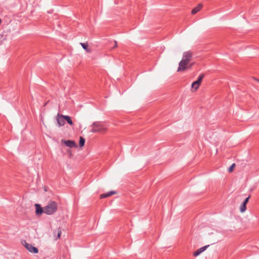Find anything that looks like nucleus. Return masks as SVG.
I'll return each instance as SVG.
<instances>
[{
    "mask_svg": "<svg viewBox=\"0 0 259 259\" xmlns=\"http://www.w3.org/2000/svg\"><path fill=\"white\" fill-rule=\"evenodd\" d=\"M80 44L82 46L83 49L87 53H91L92 52L91 48L89 46L88 42H85V43L80 42Z\"/></svg>",
    "mask_w": 259,
    "mask_h": 259,
    "instance_id": "9d476101",
    "label": "nucleus"
},
{
    "mask_svg": "<svg viewBox=\"0 0 259 259\" xmlns=\"http://www.w3.org/2000/svg\"><path fill=\"white\" fill-rule=\"evenodd\" d=\"M69 152L70 153V155H71V153L70 152V151H69Z\"/></svg>",
    "mask_w": 259,
    "mask_h": 259,
    "instance_id": "4be33fe9",
    "label": "nucleus"
},
{
    "mask_svg": "<svg viewBox=\"0 0 259 259\" xmlns=\"http://www.w3.org/2000/svg\"><path fill=\"white\" fill-rule=\"evenodd\" d=\"M255 80L257 81L258 82H259V79H256V78H255Z\"/></svg>",
    "mask_w": 259,
    "mask_h": 259,
    "instance_id": "412c9836",
    "label": "nucleus"
},
{
    "mask_svg": "<svg viewBox=\"0 0 259 259\" xmlns=\"http://www.w3.org/2000/svg\"><path fill=\"white\" fill-rule=\"evenodd\" d=\"M193 56V52L191 50L183 52L182 59L179 63L177 72H183L191 68L194 65V63H191Z\"/></svg>",
    "mask_w": 259,
    "mask_h": 259,
    "instance_id": "f257e3e1",
    "label": "nucleus"
},
{
    "mask_svg": "<svg viewBox=\"0 0 259 259\" xmlns=\"http://www.w3.org/2000/svg\"><path fill=\"white\" fill-rule=\"evenodd\" d=\"M61 234V230H60L58 233V236H57L58 238H60Z\"/></svg>",
    "mask_w": 259,
    "mask_h": 259,
    "instance_id": "6ab92c4d",
    "label": "nucleus"
},
{
    "mask_svg": "<svg viewBox=\"0 0 259 259\" xmlns=\"http://www.w3.org/2000/svg\"><path fill=\"white\" fill-rule=\"evenodd\" d=\"M65 120L70 124V125H73V123L71 119V117L69 116L66 115V117H65Z\"/></svg>",
    "mask_w": 259,
    "mask_h": 259,
    "instance_id": "4468645a",
    "label": "nucleus"
},
{
    "mask_svg": "<svg viewBox=\"0 0 259 259\" xmlns=\"http://www.w3.org/2000/svg\"><path fill=\"white\" fill-rule=\"evenodd\" d=\"M249 198H250V196H248L247 198H246L244 200V201H243V203L246 205V204H247V203H248V200H249Z\"/></svg>",
    "mask_w": 259,
    "mask_h": 259,
    "instance_id": "a211bd4d",
    "label": "nucleus"
},
{
    "mask_svg": "<svg viewBox=\"0 0 259 259\" xmlns=\"http://www.w3.org/2000/svg\"><path fill=\"white\" fill-rule=\"evenodd\" d=\"M65 117H66V115H63L62 114H60L58 113L57 115L56 116V120L58 123V125L59 126H61L64 125L65 122Z\"/></svg>",
    "mask_w": 259,
    "mask_h": 259,
    "instance_id": "0eeeda50",
    "label": "nucleus"
},
{
    "mask_svg": "<svg viewBox=\"0 0 259 259\" xmlns=\"http://www.w3.org/2000/svg\"><path fill=\"white\" fill-rule=\"evenodd\" d=\"M117 193L116 191H110L107 193H105V194H101L100 195V198H106V197H109L112 195H114V194H116Z\"/></svg>",
    "mask_w": 259,
    "mask_h": 259,
    "instance_id": "9b49d317",
    "label": "nucleus"
},
{
    "mask_svg": "<svg viewBox=\"0 0 259 259\" xmlns=\"http://www.w3.org/2000/svg\"><path fill=\"white\" fill-rule=\"evenodd\" d=\"M92 133H99L101 134H105L107 131V128L103 124L99 122H95L92 125Z\"/></svg>",
    "mask_w": 259,
    "mask_h": 259,
    "instance_id": "7ed1b4c3",
    "label": "nucleus"
},
{
    "mask_svg": "<svg viewBox=\"0 0 259 259\" xmlns=\"http://www.w3.org/2000/svg\"><path fill=\"white\" fill-rule=\"evenodd\" d=\"M3 37H4V35L2 34H0V45H1L2 44V42H3Z\"/></svg>",
    "mask_w": 259,
    "mask_h": 259,
    "instance_id": "f3484780",
    "label": "nucleus"
},
{
    "mask_svg": "<svg viewBox=\"0 0 259 259\" xmlns=\"http://www.w3.org/2000/svg\"><path fill=\"white\" fill-rule=\"evenodd\" d=\"M209 245H206L205 246H203L202 247H201L197 250H196L195 252H194L193 255L195 256H198L199 255L201 252H203L208 247Z\"/></svg>",
    "mask_w": 259,
    "mask_h": 259,
    "instance_id": "1a4fd4ad",
    "label": "nucleus"
},
{
    "mask_svg": "<svg viewBox=\"0 0 259 259\" xmlns=\"http://www.w3.org/2000/svg\"><path fill=\"white\" fill-rule=\"evenodd\" d=\"M202 8V5L199 4L197 7L194 8L191 11L192 14L194 15L199 12L201 9Z\"/></svg>",
    "mask_w": 259,
    "mask_h": 259,
    "instance_id": "f8f14e48",
    "label": "nucleus"
},
{
    "mask_svg": "<svg viewBox=\"0 0 259 259\" xmlns=\"http://www.w3.org/2000/svg\"><path fill=\"white\" fill-rule=\"evenodd\" d=\"M203 77H204L203 74L200 75L198 77V79L196 81H194L192 83V85H191V92H195L198 89L200 84L201 83V82L202 81V79H203Z\"/></svg>",
    "mask_w": 259,
    "mask_h": 259,
    "instance_id": "20e7f679",
    "label": "nucleus"
},
{
    "mask_svg": "<svg viewBox=\"0 0 259 259\" xmlns=\"http://www.w3.org/2000/svg\"><path fill=\"white\" fill-rule=\"evenodd\" d=\"M114 44L115 45L113 48H115L117 47V43L116 41H114Z\"/></svg>",
    "mask_w": 259,
    "mask_h": 259,
    "instance_id": "aec40b11",
    "label": "nucleus"
},
{
    "mask_svg": "<svg viewBox=\"0 0 259 259\" xmlns=\"http://www.w3.org/2000/svg\"><path fill=\"white\" fill-rule=\"evenodd\" d=\"M35 213L37 215H41L43 212L44 213V207L42 208L40 204H35Z\"/></svg>",
    "mask_w": 259,
    "mask_h": 259,
    "instance_id": "6e6552de",
    "label": "nucleus"
},
{
    "mask_svg": "<svg viewBox=\"0 0 259 259\" xmlns=\"http://www.w3.org/2000/svg\"><path fill=\"white\" fill-rule=\"evenodd\" d=\"M235 167V163H233L231 166L228 169V170L230 172H231L233 171L234 168Z\"/></svg>",
    "mask_w": 259,
    "mask_h": 259,
    "instance_id": "dca6fc26",
    "label": "nucleus"
},
{
    "mask_svg": "<svg viewBox=\"0 0 259 259\" xmlns=\"http://www.w3.org/2000/svg\"><path fill=\"white\" fill-rule=\"evenodd\" d=\"M246 209V205L244 203H242L240 206V211L241 213L245 211Z\"/></svg>",
    "mask_w": 259,
    "mask_h": 259,
    "instance_id": "ddd939ff",
    "label": "nucleus"
},
{
    "mask_svg": "<svg viewBox=\"0 0 259 259\" xmlns=\"http://www.w3.org/2000/svg\"><path fill=\"white\" fill-rule=\"evenodd\" d=\"M58 203L54 201H50L48 204L44 207V213L48 215H51L57 211Z\"/></svg>",
    "mask_w": 259,
    "mask_h": 259,
    "instance_id": "f03ea898",
    "label": "nucleus"
},
{
    "mask_svg": "<svg viewBox=\"0 0 259 259\" xmlns=\"http://www.w3.org/2000/svg\"><path fill=\"white\" fill-rule=\"evenodd\" d=\"M84 143H85L84 139L82 137H79V146L80 147H83L84 145Z\"/></svg>",
    "mask_w": 259,
    "mask_h": 259,
    "instance_id": "2eb2a0df",
    "label": "nucleus"
},
{
    "mask_svg": "<svg viewBox=\"0 0 259 259\" xmlns=\"http://www.w3.org/2000/svg\"><path fill=\"white\" fill-rule=\"evenodd\" d=\"M22 244L29 252L33 253H38V250L36 247H34L31 244L27 243L25 241H23V242H22Z\"/></svg>",
    "mask_w": 259,
    "mask_h": 259,
    "instance_id": "39448f33",
    "label": "nucleus"
},
{
    "mask_svg": "<svg viewBox=\"0 0 259 259\" xmlns=\"http://www.w3.org/2000/svg\"><path fill=\"white\" fill-rule=\"evenodd\" d=\"M61 143L62 144H64L66 146L70 148H76L77 147V144L75 141L73 140H66L64 139H62Z\"/></svg>",
    "mask_w": 259,
    "mask_h": 259,
    "instance_id": "423d86ee",
    "label": "nucleus"
}]
</instances>
